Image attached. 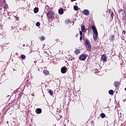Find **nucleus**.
Here are the masks:
<instances>
[{"mask_svg": "<svg viewBox=\"0 0 126 126\" xmlns=\"http://www.w3.org/2000/svg\"><path fill=\"white\" fill-rule=\"evenodd\" d=\"M7 124H8V121L7 122Z\"/></svg>", "mask_w": 126, "mask_h": 126, "instance_id": "34", "label": "nucleus"}, {"mask_svg": "<svg viewBox=\"0 0 126 126\" xmlns=\"http://www.w3.org/2000/svg\"><path fill=\"white\" fill-rule=\"evenodd\" d=\"M91 29H92V26H89L88 27V33H89V32H90V31H91Z\"/></svg>", "mask_w": 126, "mask_h": 126, "instance_id": "19", "label": "nucleus"}, {"mask_svg": "<svg viewBox=\"0 0 126 126\" xmlns=\"http://www.w3.org/2000/svg\"><path fill=\"white\" fill-rule=\"evenodd\" d=\"M54 14H55V12H54V11H49L46 14L47 19L48 20H51L54 19V18L55 17L54 16Z\"/></svg>", "mask_w": 126, "mask_h": 126, "instance_id": "3", "label": "nucleus"}, {"mask_svg": "<svg viewBox=\"0 0 126 126\" xmlns=\"http://www.w3.org/2000/svg\"><path fill=\"white\" fill-rule=\"evenodd\" d=\"M58 12L59 14H63V8H61V9H59Z\"/></svg>", "mask_w": 126, "mask_h": 126, "instance_id": "11", "label": "nucleus"}, {"mask_svg": "<svg viewBox=\"0 0 126 126\" xmlns=\"http://www.w3.org/2000/svg\"><path fill=\"white\" fill-rule=\"evenodd\" d=\"M105 117H106V114H105L103 113H101L100 118H101V119H104L105 118Z\"/></svg>", "mask_w": 126, "mask_h": 126, "instance_id": "15", "label": "nucleus"}, {"mask_svg": "<svg viewBox=\"0 0 126 126\" xmlns=\"http://www.w3.org/2000/svg\"><path fill=\"white\" fill-rule=\"evenodd\" d=\"M81 28L82 32H84V31H85V26L83 25H81Z\"/></svg>", "mask_w": 126, "mask_h": 126, "instance_id": "13", "label": "nucleus"}, {"mask_svg": "<svg viewBox=\"0 0 126 126\" xmlns=\"http://www.w3.org/2000/svg\"><path fill=\"white\" fill-rule=\"evenodd\" d=\"M23 47H25V44H23Z\"/></svg>", "mask_w": 126, "mask_h": 126, "instance_id": "33", "label": "nucleus"}, {"mask_svg": "<svg viewBox=\"0 0 126 126\" xmlns=\"http://www.w3.org/2000/svg\"><path fill=\"white\" fill-rule=\"evenodd\" d=\"M74 9L76 11L78 10V6L76 5H74Z\"/></svg>", "mask_w": 126, "mask_h": 126, "instance_id": "22", "label": "nucleus"}, {"mask_svg": "<svg viewBox=\"0 0 126 126\" xmlns=\"http://www.w3.org/2000/svg\"><path fill=\"white\" fill-rule=\"evenodd\" d=\"M20 58L22 60H25V59H26V56L25 55L22 54L20 56Z\"/></svg>", "mask_w": 126, "mask_h": 126, "instance_id": "16", "label": "nucleus"}, {"mask_svg": "<svg viewBox=\"0 0 126 126\" xmlns=\"http://www.w3.org/2000/svg\"><path fill=\"white\" fill-rule=\"evenodd\" d=\"M3 1H4V0H3Z\"/></svg>", "mask_w": 126, "mask_h": 126, "instance_id": "35", "label": "nucleus"}, {"mask_svg": "<svg viewBox=\"0 0 126 126\" xmlns=\"http://www.w3.org/2000/svg\"><path fill=\"white\" fill-rule=\"evenodd\" d=\"M5 8H6V7H5V6L4 7V9H5Z\"/></svg>", "mask_w": 126, "mask_h": 126, "instance_id": "32", "label": "nucleus"}, {"mask_svg": "<svg viewBox=\"0 0 126 126\" xmlns=\"http://www.w3.org/2000/svg\"><path fill=\"white\" fill-rule=\"evenodd\" d=\"M15 18H16V20H19V17H16Z\"/></svg>", "mask_w": 126, "mask_h": 126, "instance_id": "29", "label": "nucleus"}, {"mask_svg": "<svg viewBox=\"0 0 126 126\" xmlns=\"http://www.w3.org/2000/svg\"><path fill=\"white\" fill-rule=\"evenodd\" d=\"M75 36L76 37H78V33H77Z\"/></svg>", "mask_w": 126, "mask_h": 126, "instance_id": "31", "label": "nucleus"}, {"mask_svg": "<svg viewBox=\"0 0 126 126\" xmlns=\"http://www.w3.org/2000/svg\"><path fill=\"white\" fill-rule=\"evenodd\" d=\"M114 85L116 88H118L120 85V82L119 81H115L114 83Z\"/></svg>", "mask_w": 126, "mask_h": 126, "instance_id": "9", "label": "nucleus"}, {"mask_svg": "<svg viewBox=\"0 0 126 126\" xmlns=\"http://www.w3.org/2000/svg\"><path fill=\"white\" fill-rule=\"evenodd\" d=\"M80 41H82V40H83L82 35H81V36H80Z\"/></svg>", "mask_w": 126, "mask_h": 126, "instance_id": "26", "label": "nucleus"}, {"mask_svg": "<svg viewBox=\"0 0 126 126\" xmlns=\"http://www.w3.org/2000/svg\"><path fill=\"white\" fill-rule=\"evenodd\" d=\"M85 47L87 51L90 52L92 50V46H91V43H90V40L89 39H86L85 41Z\"/></svg>", "mask_w": 126, "mask_h": 126, "instance_id": "1", "label": "nucleus"}, {"mask_svg": "<svg viewBox=\"0 0 126 126\" xmlns=\"http://www.w3.org/2000/svg\"><path fill=\"white\" fill-rule=\"evenodd\" d=\"M124 10H123V9H120L118 11V12H119V13H121L122 12V11H123Z\"/></svg>", "mask_w": 126, "mask_h": 126, "instance_id": "25", "label": "nucleus"}, {"mask_svg": "<svg viewBox=\"0 0 126 126\" xmlns=\"http://www.w3.org/2000/svg\"><path fill=\"white\" fill-rule=\"evenodd\" d=\"M123 34H124V35L126 34V31L123 30L122 32Z\"/></svg>", "mask_w": 126, "mask_h": 126, "instance_id": "27", "label": "nucleus"}, {"mask_svg": "<svg viewBox=\"0 0 126 126\" xmlns=\"http://www.w3.org/2000/svg\"><path fill=\"white\" fill-rule=\"evenodd\" d=\"M86 58H87V55L83 54L79 56V60H80V61H85V60H86Z\"/></svg>", "mask_w": 126, "mask_h": 126, "instance_id": "4", "label": "nucleus"}, {"mask_svg": "<svg viewBox=\"0 0 126 126\" xmlns=\"http://www.w3.org/2000/svg\"><path fill=\"white\" fill-rule=\"evenodd\" d=\"M82 13H83L84 15L88 16L89 15L90 12L89 10L87 9H85L84 10V11H82Z\"/></svg>", "mask_w": 126, "mask_h": 126, "instance_id": "6", "label": "nucleus"}, {"mask_svg": "<svg viewBox=\"0 0 126 126\" xmlns=\"http://www.w3.org/2000/svg\"><path fill=\"white\" fill-rule=\"evenodd\" d=\"M71 0V2H72L73 1H75V0Z\"/></svg>", "mask_w": 126, "mask_h": 126, "instance_id": "30", "label": "nucleus"}, {"mask_svg": "<svg viewBox=\"0 0 126 126\" xmlns=\"http://www.w3.org/2000/svg\"><path fill=\"white\" fill-rule=\"evenodd\" d=\"M48 93L51 95V96L52 95H54V92L52 90H48Z\"/></svg>", "mask_w": 126, "mask_h": 126, "instance_id": "14", "label": "nucleus"}, {"mask_svg": "<svg viewBox=\"0 0 126 126\" xmlns=\"http://www.w3.org/2000/svg\"><path fill=\"white\" fill-rule=\"evenodd\" d=\"M43 73L45 75H49L50 74V72L49 70L47 69H44L43 70Z\"/></svg>", "mask_w": 126, "mask_h": 126, "instance_id": "8", "label": "nucleus"}, {"mask_svg": "<svg viewBox=\"0 0 126 126\" xmlns=\"http://www.w3.org/2000/svg\"><path fill=\"white\" fill-rule=\"evenodd\" d=\"M66 71H67V68H66V67L63 66L61 68L62 73H63V74L66 73Z\"/></svg>", "mask_w": 126, "mask_h": 126, "instance_id": "5", "label": "nucleus"}, {"mask_svg": "<svg viewBox=\"0 0 126 126\" xmlns=\"http://www.w3.org/2000/svg\"><path fill=\"white\" fill-rule=\"evenodd\" d=\"M46 40V37L44 36H42L40 37V41H44Z\"/></svg>", "mask_w": 126, "mask_h": 126, "instance_id": "21", "label": "nucleus"}, {"mask_svg": "<svg viewBox=\"0 0 126 126\" xmlns=\"http://www.w3.org/2000/svg\"><path fill=\"white\" fill-rule=\"evenodd\" d=\"M92 30L94 32L93 38L94 41L97 40V36H98V32L97 31V29L94 26H92Z\"/></svg>", "mask_w": 126, "mask_h": 126, "instance_id": "2", "label": "nucleus"}, {"mask_svg": "<svg viewBox=\"0 0 126 126\" xmlns=\"http://www.w3.org/2000/svg\"><path fill=\"white\" fill-rule=\"evenodd\" d=\"M109 94L110 95H113L114 94V91L113 90H110L109 91Z\"/></svg>", "mask_w": 126, "mask_h": 126, "instance_id": "18", "label": "nucleus"}, {"mask_svg": "<svg viewBox=\"0 0 126 126\" xmlns=\"http://www.w3.org/2000/svg\"><path fill=\"white\" fill-rule=\"evenodd\" d=\"M33 11L34 13H38V12L39 11V8L35 7L33 9Z\"/></svg>", "mask_w": 126, "mask_h": 126, "instance_id": "12", "label": "nucleus"}, {"mask_svg": "<svg viewBox=\"0 0 126 126\" xmlns=\"http://www.w3.org/2000/svg\"><path fill=\"white\" fill-rule=\"evenodd\" d=\"M115 39V35H112L109 38V39L110 41H113Z\"/></svg>", "mask_w": 126, "mask_h": 126, "instance_id": "17", "label": "nucleus"}, {"mask_svg": "<svg viewBox=\"0 0 126 126\" xmlns=\"http://www.w3.org/2000/svg\"><path fill=\"white\" fill-rule=\"evenodd\" d=\"M82 34H83L82 31H80V36H82Z\"/></svg>", "mask_w": 126, "mask_h": 126, "instance_id": "28", "label": "nucleus"}, {"mask_svg": "<svg viewBox=\"0 0 126 126\" xmlns=\"http://www.w3.org/2000/svg\"><path fill=\"white\" fill-rule=\"evenodd\" d=\"M110 15L112 18H114V15H115V14H114V12H112Z\"/></svg>", "mask_w": 126, "mask_h": 126, "instance_id": "23", "label": "nucleus"}, {"mask_svg": "<svg viewBox=\"0 0 126 126\" xmlns=\"http://www.w3.org/2000/svg\"><path fill=\"white\" fill-rule=\"evenodd\" d=\"M75 54L76 55H78V54H80V51H79V49H77L75 51Z\"/></svg>", "mask_w": 126, "mask_h": 126, "instance_id": "20", "label": "nucleus"}, {"mask_svg": "<svg viewBox=\"0 0 126 126\" xmlns=\"http://www.w3.org/2000/svg\"><path fill=\"white\" fill-rule=\"evenodd\" d=\"M101 60L103 62H107V57L106 56V54H103L101 56Z\"/></svg>", "mask_w": 126, "mask_h": 126, "instance_id": "7", "label": "nucleus"}, {"mask_svg": "<svg viewBox=\"0 0 126 126\" xmlns=\"http://www.w3.org/2000/svg\"><path fill=\"white\" fill-rule=\"evenodd\" d=\"M41 25V24H40V22H37L36 23V26L37 27H39V26H40Z\"/></svg>", "mask_w": 126, "mask_h": 126, "instance_id": "24", "label": "nucleus"}, {"mask_svg": "<svg viewBox=\"0 0 126 126\" xmlns=\"http://www.w3.org/2000/svg\"><path fill=\"white\" fill-rule=\"evenodd\" d=\"M36 114H41L42 113V109L41 108H37L35 110Z\"/></svg>", "mask_w": 126, "mask_h": 126, "instance_id": "10", "label": "nucleus"}]
</instances>
